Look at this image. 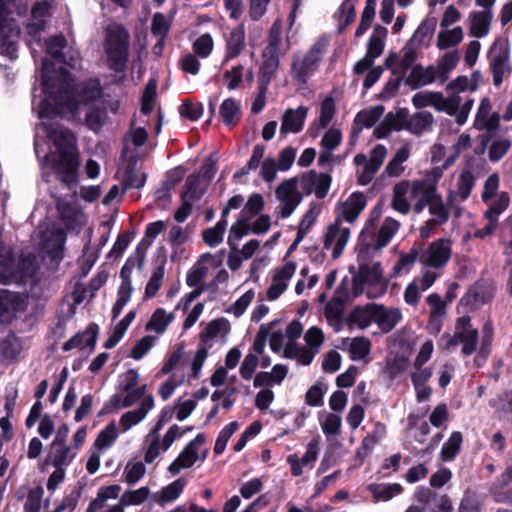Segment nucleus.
<instances>
[{"instance_id": "nucleus-1", "label": "nucleus", "mask_w": 512, "mask_h": 512, "mask_svg": "<svg viewBox=\"0 0 512 512\" xmlns=\"http://www.w3.org/2000/svg\"><path fill=\"white\" fill-rule=\"evenodd\" d=\"M50 62H42V84L44 98L37 106L40 123L35 128L34 149L37 157L44 153L40 160L42 169L48 167L61 176V180L70 184L75 179L78 168V152L73 133L59 122L54 116L71 119L76 117L81 106L89 107L86 114L87 126L98 132L101 130L107 113L104 109L92 104L102 94L100 83L90 79L76 86L69 72L60 67L51 74Z\"/></svg>"}, {"instance_id": "nucleus-2", "label": "nucleus", "mask_w": 512, "mask_h": 512, "mask_svg": "<svg viewBox=\"0 0 512 512\" xmlns=\"http://www.w3.org/2000/svg\"><path fill=\"white\" fill-rule=\"evenodd\" d=\"M434 194V183L429 180L403 179L392 187L390 206L401 215L421 214Z\"/></svg>"}, {"instance_id": "nucleus-3", "label": "nucleus", "mask_w": 512, "mask_h": 512, "mask_svg": "<svg viewBox=\"0 0 512 512\" xmlns=\"http://www.w3.org/2000/svg\"><path fill=\"white\" fill-rule=\"evenodd\" d=\"M434 122L433 115L427 111H420L406 119L404 112H398L396 115L389 113L383 122L374 130L377 138H385L392 131L406 129L414 135H421L432 129Z\"/></svg>"}, {"instance_id": "nucleus-4", "label": "nucleus", "mask_w": 512, "mask_h": 512, "mask_svg": "<svg viewBox=\"0 0 512 512\" xmlns=\"http://www.w3.org/2000/svg\"><path fill=\"white\" fill-rule=\"evenodd\" d=\"M104 50L110 69L125 70L129 56V33L119 24H110L106 28Z\"/></svg>"}, {"instance_id": "nucleus-5", "label": "nucleus", "mask_w": 512, "mask_h": 512, "mask_svg": "<svg viewBox=\"0 0 512 512\" xmlns=\"http://www.w3.org/2000/svg\"><path fill=\"white\" fill-rule=\"evenodd\" d=\"M328 44V38L322 36L305 53L297 52L293 55L291 75L297 83L306 84L317 71Z\"/></svg>"}, {"instance_id": "nucleus-6", "label": "nucleus", "mask_w": 512, "mask_h": 512, "mask_svg": "<svg viewBox=\"0 0 512 512\" xmlns=\"http://www.w3.org/2000/svg\"><path fill=\"white\" fill-rule=\"evenodd\" d=\"M36 257L27 255L18 263L15 262L10 247L0 243V283L9 284L12 282L23 281L32 277L36 272Z\"/></svg>"}, {"instance_id": "nucleus-7", "label": "nucleus", "mask_w": 512, "mask_h": 512, "mask_svg": "<svg viewBox=\"0 0 512 512\" xmlns=\"http://www.w3.org/2000/svg\"><path fill=\"white\" fill-rule=\"evenodd\" d=\"M452 245L450 238H439L429 243L425 249H420L421 272L434 273L437 279L440 278L451 260Z\"/></svg>"}, {"instance_id": "nucleus-8", "label": "nucleus", "mask_w": 512, "mask_h": 512, "mask_svg": "<svg viewBox=\"0 0 512 512\" xmlns=\"http://www.w3.org/2000/svg\"><path fill=\"white\" fill-rule=\"evenodd\" d=\"M14 0H0V54L16 57L20 28L13 18Z\"/></svg>"}, {"instance_id": "nucleus-9", "label": "nucleus", "mask_w": 512, "mask_h": 512, "mask_svg": "<svg viewBox=\"0 0 512 512\" xmlns=\"http://www.w3.org/2000/svg\"><path fill=\"white\" fill-rule=\"evenodd\" d=\"M440 344L445 350H450L461 344L462 354L469 356L476 352L478 346V329L472 326L469 316H461L456 320L454 333L443 334Z\"/></svg>"}, {"instance_id": "nucleus-10", "label": "nucleus", "mask_w": 512, "mask_h": 512, "mask_svg": "<svg viewBox=\"0 0 512 512\" xmlns=\"http://www.w3.org/2000/svg\"><path fill=\"white\" fill-rule=\"evenodd\" d=\"M382 271L379 264H361L357 275L353 278V293H365L368 298H377L384 294L385 287L381 282Z\"/></svg>"}, {"instance_id": "nucleus-11", "label": "nucleus", "mask_w": 512, "mask_h": 512, "mask_svg": "<svg viewBox=\"0 0 512 512\" xmlns=\"http://www.w3.org/2000/svg\"><path fill=\"white\" fill-rule=\"evenodd\" d=\"M380 215L381 208H374L365 224L364 230L362 231V236L366 237L370 235L374 238L375 242L373 243V248L376 250H380L387 246L400 228L399 221L392 217H386L376 233L375 222L380 218Z\"/></svg>"}, {"instance_id": "nucleus-12", "label": "nucleus", "mask_w": 512, "mask_h": 512, "mask_svg": "<svg viewBox=\"0 0 512 512\" xmlns=\"http://www.w3.org/2000/svg\"><path fill=\"white\" fill-rule=\"evenodd\" d=\"M350 237V227L340 222L339 219H335L323 232L322 248L329 252L333 259H338L344 253Z\"/></svg>"}, {"instance_id": "nucleus-13", "label": "nucleus", "mask_w": 512, "mask_h": 512, "mask_svg": "<svg viewBox=\"0 0 512 512\" xmlns=\"http://www.w3.org/2000/svg\"><path fill=\"white\" fill-rule=\"evenodd\" d=\"M276 199L279 205L276 213L280 218H288L301 203L304 194L300 189L295 177L284 180L275 190Z\"/></svg>"}, {"instance_id": "nucleus-14", "label": "nucleus", "mask_w": 512, "mask_h": 512, "mask_svg": "<svg viewBox=\"0 0 512 512\" xmlns=\"http://www.w3.org/2000/svg\"><path fill=\"white\" fill-rule=\"evenodd\" d=\"M264 208V199L258 194H252L240 212L239 218L231 226L229 231V242L235 244V241H240L244 236L248 235V222L255 216L260 214Z\"/></svg>"}, {"instance_id": "nucleus-15", "label": "nucleus", "mask_w": 512, "mask_h": 512, "mask_svg": "<svg viewBox=\"0 0 512 512\" xmlns=\"http://www.w3.org/2000/svg\"><path fill=\"white\" fill-rule=\"evenodd\" d=\"M295 179L304 196L314 193L318 199H322L328 194L331 185L330 175L317 173L315 170L307 171Z\"/></svg>"}, {"instance_id": "nucleus-16", "label": "nucleus", "mask_w": 512, "mask_h": 512, "mask_svg": "<svg viewBox=\"0 0 512 512\" xmlns=\"http://www.w3.org/2000/svg\"><path fill=\"white\" fill-rule=\"evenodd\" d=\"M182 435L180 427L176 424L168 429L162 440L159 439V435L151 436V434H148L145 438L147 443L144 455L145 462L148 464L153 463L161 452L168 450L174 441Z\"/></svg>"}, {"instance_id": "nucleus-17", "label": "nucleus", "mask_w": 512, "mask_h": 512, "mask_svg": "<svg viewBox=\"0 0 512 512\" xmlns=\"http://www.w3.org/2000/svg\"><path fill=\"white\" fill-rule=\"evenodd\" d=\"M458 99L456 97H444L440 92L421 91L412 98V103L416 108L432 106L436 110L445 113L455 111Z\"/></svg>"}, {"instance_id": "nucleus-18", "label": "nucleus", "mask_w": 512, "mask_h": 512, "mask_svg": "<svg viewBox=\"0 0 512 512\" xmlns=\"http://www.w3.org/2000/svg\"><path fill=\"white\" fill-rule=\"evenodd\" d=\"M319 438H313L306 446V451L302 457L297 454H290L286 458V462L290 466L291 474L299 477L303 474L304 468H313L319 456Z\"/></svg>"}, {"instance_id": "nucleus-19", "label": "nucleus", "mask_w": 512, "mask_h": 512, "mask_svg": "<svg viewBox=\"0 0 512 512\" xmlns=\"http://www.w3.org/2000/svg\"><path fill=\"white\" fill-rule=\"evenodd\" d=\"M366 206V197L363 193H352L345 201L339 203L336 208V218L340 222L352 224L360 216Z\"/></svg>"}, {"instance_id": "nucleus-20", "label": "nucleus", "mask_w": 512, "mask_h": 512, "mask_svg": "<svg viewBox=\"0 0 512 512\" xmlns=\"http://www.w3.org/2000/svg\"><path fill=\"white\" fill-rule=\"evenodd\" d=\"M437 280V275L429 272H421L410 282L404 290L406 304L416 307L420 301L421 293L427 291Z\"/></svg>"}, {"instance_id": "nucleus-21", "label": "nucleus", "mask_w": 512, "mask_h": 512, "mask_svg": "<svg viewBox=\"0 0 512 512\" xmlns=\"http://www.w3.org/2000/svg\"><path fill=\"white\" fill-rule=\"evenodd\" d=\"M488 58L493 74V84L499 86L503 78L510 73L509 53L504 47L495 43L489 50Z\"/></svg>"}, {"instance_id": "nucleus-22", "label": "nucleus", "mask_w": 512, "mask_h": 512, "mask_svg": "<svg viewBox=\"0 0 512 512\" xmlns=\"http://www.w3.org/2000/svg\"><path fill=\"white\" fill-rule=\"evenodd\" d=\"M500 118L499 113L493 110L490 98L484 97L476 113L474 128L479 131L495 132L500 126Z\"/></svg>"}, {"instance_id": "nucleus-23", "label": "nucleus", "mask_w": 512, "mask_h": 512, "mask_svg": "<svg viewBox=\"0 0 512 512\" xmlns=\"http://www.w3.org/2000/svg\"><path fill=\"white\" fill-rule=\"evenodd\" d=\"M154 405V397L149 394L144 397L137 409L125 412L119 420L120 432L125 433L141 423L154 408Z\"/></svg>"}, {"instance_id": "nucleus-24", "label": "nucleus", "mask_w": 512, "mask_h": 512, "mask_svg": "<svg viewBox=\"0 0 512 512\" xmlns=\"http://www.w3.org/2000/svg\"><path fill=\"white\" fill-rule=\"evenodd\" d=\"M245 39L246 34L243 23L231 29L225 36V56L223 64H226L229 60L238 57L242 53L246 46Z\"/></svg>"}, {"instance_id": "nucleus-25", "label": "nucleus", "mask_w": 512, "mask_h": 512, "mask_svg": "<svg viewBox=\"0 0 512 512\" xmlns=\"http://www.w3.org/2000/svg\"><path fill=\"white\" fill-rule=\"evenodd\" d=\"M402 318V312L399 308L375 304L374 323L382 332L392 331L402 321Z\"/></svg>"}, {"instance_id": "nucleus-26", "label": "nucleus", "mask_w": 512, "mask_h": 512, "mask_svg": "<svg viewBox=\"0 0 512 512\" xmlns=\"http://www.w3.org/2000/svg\"><path fill=\"white\" fill-rule=\"evenodd\" d=\"M342 351L347 352L353 361L366 359L371 350V342L366 337L343 338L338 346Z\"/></svg>"}, {"instance_id": "nucleus-27", "label": "nucleus", "mask_w": 512, "mask_h": 512, "mask_svg": "<svg viewBox=\"0 0 512 512\" xmlns=\"http://www.w3.org/2000/svg\"><path fill=\"white\" fill-rule=\"evenodd\" d=\"M426 302L430 307L428 328L432 332L438 333L446 316V302L437 293L428 295Z\"/></svg>"}, {"instance_id": "nucleus-28", "label": "nucleus", "mask_w": 512, "mask_h": 512, "mask_svg": "<svg viewBox=\"0 0 512 512\" xmlns=\"http://www.w3.org/2000/svg\"><path fill=\"white\" fill-rule=\"evenodd\" d=\"M186 479L178 478L151 495V500L160 507L176 501L184 491Z\"/></svg>"}, {"instance_id": "nucleus-29", "label": "nucleus", "mask_w": 512, "mask_h": 512, "mask_svg": "<svg viewBox=\"0 0 512 512\" xmlns=\"http://www.w3.org/2000/svg\"><path fill=\"white\" fill-rule=\"evenodd\" d=\"M493 12L489 10L472 11L469 13V33L476 38H483L490 31Z\"/></svg>"}, {"instance_id": "nucleus-30", "label": "nucleus", "mask_w": 512, "mask_h": 512, "mask_svg": "<svg viewBox=\"0 0 512 512\" xmlns=\"http://www.w3.org/2000/svg\"><path fill=\"white\" fill-rule=\"evenodd\" d=\"M410 155V145L404 144L401 146L387 163L382 175L391 178L401 177L406 169L404 163L409 159Z\"/></svg>"}, {"instance_id": "nucleus-31", "label": "nucleus", "mask_w": 512, "mask_h": 512, "mask_svg": "<svg viewBox=\"0 0 512 512\" xmlns=\"http://www.w3.org/2000/svg\"><path fill=\"white\" fill-rule=\"evenodd\" d=\"M65 240V234L61 229L46 232L43 234L42 250L53 260L61 259Z\"/></svg>"}, {"instance_id": "nucleus-32", "label": "nucleus", "mask_w": 512, "mask_h": 512, "mask_svg": "<svg viewBox=\"0 0 512 512\" xmlns=\"http://www.w3.org/2000/svg\"><path fill=\"white\" fill-rule=\"evenodd\" d=\"M306 115L307 109L302 106L286 110L282 117L280 133H298L303 128Z\"/></svg>"}, {"instance_id": "nucleus-33", "label": "nucleus", "mask_w": 512, "mask_h": 512, "mask_svg": "<svg viewBox=\"0 0 512 512\" xmlns=\"http://www.w3.org/2000/svg\"><path fill=\"white\" fill-rule=\"evenodd\" d=\"M76 455L77 452L70 446H50L46 462L51 464L54 468L65 469L72 463Z\"/></svg>"}, {"instance_id": "nucleus-34", "label": "nucleus", "mask_w": 512, "mask_h": 512, "mask_svg": "<svg viewBox=\"0 0 512 512\" xmlns=\"http://www.w3.org/2000/svg\"><path fill=\"white\" fill-rule=\"evenodd\" d=\"M416 44H412V41H409L407 45L401 51V57L398 58L396 55H390L386 59V64L391 65L393 63H397V67L394 69V74L403 75L407 69L415 62L417 58L416 54Z\"/></svg>"}, {"instance_id": "nucleus-35", "label": "nucleus", "mask_w": 512, "mask_h": 512, "mask_svg": "<svg viewBox=\"0 0 512 512\" xmlns=\"http://www.w3.org/2000/svg\"><path fill=\"white\" fill-rule=\"evenodd\" d=\"M435 81H438V77L434 66L424 68L420 65H416L406 78V83L413 89L426 86Z\"/></svg>"}, {"instance_id": "nucleus-36", "label": "nucleus", "mask_w": 512, "mask_h": 512, "mask_svg": "<svg viewBox=\"0 0 512 512\" xmlns=\"http://www.w3.org/2000/svg\"><path fill=\"white\" fill-rule=\"evenodd\" d=\"M474 185L475 177L473 173L468 169L463 170L459 175L456 190L448 194V203L452 204L456 199L465 201L470 196Z\"/></svg>"}, {"instance_id": "nucleus-37", "label": "nucleus", "mask_w": 512, "mask_h": 512, "mask_svg": "<svg viewBox=\"0 0 512 512\" xmlns=\"http://www.w3.org/2000/svg\"><path fill=\"white\" fill-rule=\"evenodd\" d=\"M122 488L118 484H112L108 486H101L97 490V494L94 500H92L87 509L86 512H98L101 509H103L106 505V502L108 500H114L119 497V494L121 492Z\"/></svg>"}, {"instance_id": "nucleus-38", "label": "nucleus", "mask_w": 512, "mask_h": 512, "mask_svg": "<svg viewBox=\"0 0 512 512\" xmlns=\"http://www.w3.org/2000/svg\"><path fill=\"white\" fill-rule=\"evenodd\" d=\"M20 297L13 292L2 290L0 291V321H10L15 312L20 309Z\"/></svg>"}, {"instance_id": "nucleus-39", "label": "nucleus", "mask_w": 512, "mask_h": 512, "mask_svg": "<svg viewBox=\"0 0 512 512\" xmlns=\"http://www.w3.org/2000/svg\"><path fill=\"white\" fill-rule=\"evenodd\" d=\"M427 206H428L429 213L432 216L430 219L433 220L434 223L442 226L449 220V217H450L449 208L443 202L441 195L438 194L435 187H434V194L431 196L430 200L427 202Z\"/></svg>"}, {"instance_id": "nucleus-40", "label": "nucleus", "mask_w": 512, "mask_h": 512, "mask_svg": "<svg viewBox=\"0 0 512 512\" xmlns=\"http://www.w3.org/2000/svg\"><path fill=\"white\" fill-rule=\"evenodd\" d=\"M174 319V312H167L163 308H157L147 322L145 330L155 332L156 334H163Z\"/></svg>"}, {"instance_id": "nucleus-41", "label": "nucleus", "mask_w": 512, "mask_h": 512, "mask_svg": "<svg viewBox=\"0 0 512 512\" xmlns=\"http://www.w3.org/2000/svg\"><path fill=\"white\" fill-rule=\"evenodd\" d=\"M367 490L372 494L374 502H387L401 494L403 488L398 483H373L367 486Z\"/></svg>"}, {"instance_id": "nucleus-42", "label": "nucleus", "mask_w": 512, "mask_h": 512, "mask_svg": "<svg viewBox=\"0 0 512 512\" xmlns=\"http://www.w3.org/2000/svg\"><path fill=\"white\" fill-rule=\"evenodd\" d=\"M436 25L437 18L432 14H428L411 37L410 41H412V44L417 46L426 44L433 35Z\"/></svg>"}, {"instance_id": "nucleus-43", "label": "nucleus", "mask_w": 512, "mask_h": 512, "mask_svg": "<svg viewBox=\"0 0 512 512\" xmlns=\"http://www.w3.org/2000/svg\"><path fill=\"white\" fill-rule=\"evenodd\" d=\"M146 396V385L143 384L138 388L125 390L123 393L114 395L111 401L116 408H127L135 404L138 400H143Z\"/></svg>"}, {"instance_id": "nucleus-44", "label": "nucleus", "mask_w": 512, "mask_h": 512, "mask_svg": "<svg viewBox=\"0 0 512 512\" xmlns=\"http://www.w3.org/2000/svg\"><path fill=\"white\" fill-rule=\"evenodd\" d=\"M319 424L327 436H337L341 433L342 417L339 413L323 411L319 413Z\"/></svg>"}, {"instance_id": "nucleus-45", "label": "nucleus", "mask_w": 512, "mask_h": 512, "mask_svg": "<svg viewBox=\"0 0 512 512\" xmlns=\"http://www.w3.org/2000/svg\"><path fill=\"white\" fill-rule=\"evenodd\" d=\"M459 59V54L455 50L445 53L440 58V60L438 61V65L434 67V69L436 70L438 81L440 83H444L449 78L450 73L457 66Z\"/></svg>"}, {"instance_id": "nucleus-46", "label": "nucleus", "mask_w": 512, "mask_h": 512, "mask_svg": "<svg viewBox=\"0 0 512 512\" xmlns=\"http://www.w3.org/2000/svg\"><path fill=\"white\" fill-rule=\"evenodd\" d=\"M483 203L486 205L483 216H489L499 220L500 215L504 213L510 205V195L506 191H501L497 197Z\"/></svg>"}, {"instance_id": "nucleus-47", "label": "nucleus", "mask_w": 512, "mask_h": 512, "mask_svg": "<svg viewBox=\"0 0 512 512\" xmlns=\"http://www.w3.org/2000/svg\"><path fill=\"white\" fill-rule=\"evenodd\" d=\"M197 460V450L187 445L179 456L170 464L168 471L172 475H177L182 469L192 467Z\"/></svg>"}, {"instance_id": "nucleus-48", "label": "nucleus", "mask_w": 512, "mask_h": 512, "mask_svg": "<svg viewBox=\"0 0 512 512\" xmlns=\"http://www.w3.org/2000/svg\"><path fill=\"white\" fill-rule=\"evenodd\" d=\"M219 115L227 126H234L240 120V106L232 98L225 99L220 105Z\"/></svg>"}, {"instance_id": "nucleus-49", "label": "nucleus", "mask_w": 512, "mask_h": 512, "mask_svg": "<svg viewBox=\"0 0 512 512\" xmlns=\"http://www.w3.org/2000/svg\"><path fill=\"white\" fill-rule=\"evenodd\" d=\"M119 431L116 423L110 422L103 430H101L94 442L95 448L99 452H103L110 448L118 438Z\"/></svg>"}, {"instance_id": "nucleus-50", "label": "nucleus", "mask_w": 512, "mask_h": 512, "mask_svg": "<svg viewBox=\"0 0 512 512\" xmlns=\"http://www.w3.org/2000/svg\"><path fill=\"white\" fill-rule=\"evenodd\" d=\"M462 442V434L458 431L453 432L441 449V460L444 462L452 461L459 454Z\"/></svg>"}, {"instance_id": "nucleus-51", "label": "nucleus", "mask_w": 512, "mask_h": 512, "mask_svg": "<svg viewBox=\"0 0 512 512\" xmlns=\"http://www.w3.org/2000/svg\"><path fill=\"white\" fill-rule=\"evenodd\" d=\"M421 252L417 247H412L407 253L400 255L398 262L394 266V272L397 275L408 274L413 268L414 264L420 262Z\"/></svg>"}, {"instance_id": "nucleus-52", "label": "nucleus", "mask_w": 512, "mask_h": 512, "mask_svg": "<svg viewBox=\"0 0 512 512\" xmlns=\"http://www.w3.org/2000/svg\"><path fill=\"white\" fill-rule=\"evenodd\" d=\"M136 313L134 311L128 312L125 317L115 326L113 332L109 336V338L105 341L104 347L106 349H111L115 347L119 341L125 335L128 327L131 322L134 320Z\"/></svg>"}, {"instance_id": "nucleus-53", "label": "nucleus", "mask_w": 512, "mask_h": 512, "mask_svg": "<svg viewBox=\"0 0 512 512\" xmlns=\"http://www.w3.org/2000/svg\"><path fill=\"white\" fill-rule=\"evenodd\" d=\"M463 30L460 26L442 30L437 36V47L441 50L458 45L463 40Z\"/></svg>"}, {"instance_id": "nucleus-54", "label": "nucleus", "mask_w": 512, "mask_h": 512, "mask_svg": "<svg viewBox=\"0 0 512 512\" xmlns=\"http://www.w3.org/2000/svg\"><path fill=\"white\" fill-rule=\"evenodd\" d=\"M375 303L367 304L364 307H357L351 313V321L360 329L367 328L374 323Z\"/></svg>"}, {"instance_id": "nucleus-55", "label": "nucleus", "mask_w": 512, "mask_h": 512, "mask_svg": "<svg viewBox=\"0 0 512 512\" xmlns=\"http://www.w3.org/2000/svg\"><path fill=\"white\" fill-rule=\"evenodd\" d=\"M150 495L151 491L149 487L142 486L138 489L124 491L121 494L120 499L126 507L139 506L143 504L150 497Z\"/></svg>"}, {"instance_id": "nucleus-56", "label": "nucleus", "mask_w": 512, "mask_h": 512, "mask_svg": "<svg viewBox=\"0 0 512 512\" xmlns=\"http://www.w3.org/2000/svg\"><path fill=\"white\" fill-rule=\"evenodd\" d=\"M145 182L146 174L138 171L135 164L128 165L125 168L122 176V183L125 189H139L144 186Z\"/></svg>"}, {"instance_id": "nucleus-57", "label": "nucleus", "mask_w": 512, "mask_h": 512, "mask_svg": "<svg viewBox=\"0 0 512 512\" xmlns=\"http://www.w3.org/2000/svg\"><path fill=\"white\" fill-rule=\"evenodd\" d=\"M227 227V220H219L214 227L203 231V240L210 246H218L223 241L224 233Z\"/></svg>"}, {"instance_id": "nucleus-58", "label": "nucleus", "mask_w": 512, "mask_h": 512, "mask_svg": "<svg viewBox=\"0 0 512 512\" xmlns=\"http://www.w3.org/2000/svg\"><path fill=\"white\" fill-rule=\"evenodd\" d=\"M165 275V267L164 264L157 266L146 284L144 298L150 299L154 297L163 284V279Z\"/></svg>"}, {"instance_id": "nucleus-59", "label": "nucleus", "mask_w": 512, "mask_h": 512, "mask_svg": "<svg viewBox=\"0 0 512 512\" xmlns=\"http://www.w3.org/2000/svg\"><path fill=\"white\" fill-rule=\"evenodd\" d=\"M448 97H456L458 99L457 101V107L455 108L454 112L447 113L448 115L454 116L457 124L463 125L466 123L468 116L471 112V109L474 105V99L473 98H467L464 102H462V98L457 93H452Z\"/></svg>"}, {"instance_id": "nucleus-60", "label": "nucleus", "mask_w": 512, "mask_h": 512, "mask_svg": "<svg viewBox=\"0 0 512 512\" xmlns=\"http://www.w3.org/2000/svg\"><path fill=\"white\" fill-rule=\"evenodd\" d=\"M386 36V28L376 27L373 34L370 37L366 54L370 55L374 59L378 58L383 52L384 39L386 38Z\"/></svg>"}, {"instance_id": "nucleus-61", "label": "nucleus", "mask_w": 512, "mask_h": 512, "mask_svg": "<svg viewBox=\"0 0 512 512\" xmlns=\"http://www.w3.org/2000/svg\"><path fill=\"white\" fill-rule=\"evenodd\" d=\"M146 473L145 465L140 461H129L124 469V480L129 485L138 483Z\"/></svg>"}, {"instance_id": "nucleus-62", "label": "nucleus", "mask_w": 512, "mask_h": 512, "mask_svg": "<svg viewBox=\"0 0 512 512\" xmlns=\"http://www.w3.org/2000/svg\"><path fill=\"white\" fill-rule=\"evenodd\" d=\"M383 112L382 106L360 111L355 117V122L361 127H372L382 117Z\"/></svg>"}, {"instance_id": "nucleus-63", "label": "nucleus", "mask_w": 512, "mask_h": 512, "mask_svg": "<svg viewBox=\"0 0 512 512\" xmlns=\"http://www.w3.org/2000/svg\"><path fill=\"white\" fill-rule=\"evenodd\" d=\"M499 238L500 243L504 246V253L512 256V214L500 223Z\"/></svg>"}, {"instance_id": "nucleus-64", "label": "nucleus", "mask_w": 512, "mask_h": 512, "mask_svg": "<svg viewBox=\"0 0 512 512\" xmlns=\"http://www.w3.org/2000/svg\"><path fill=\"white\" fill-rule=\"evenodd\" d=\"M511 147L510 140L506 138H498L491 142L488 148V158L491 162L500 161L509 151Z\"/></svg>"}]
</instances>
